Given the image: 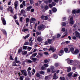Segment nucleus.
I'll return each mask as SVG.
<instances>
[{"instance_id":"obj_1","label":"nucleus","mask_w":80,"mask_h":80,"mask_svg":"<svg viewBox=\"0 0 80 80\" xmlns=\"http://www.w3.org/2000/svg\"><path fill=\"white\" fill-rule=\"evenodd\" d=\"M65 60H66L67 63H68V64H70V65H73L74 66L75 65V64H73V62H74V61L72 60H70L69 58H68Z\"/></svg>"},{"instance_id":"obj_2","label":"nucleus","mask_w":80,"mask_h":80,"mask_svg":"<svg viewBox=\"0 0 80 80\" xmlns=\"http://www.w3.org/2000/svg\"><path fill=\"white\" fill-rule=\"evenodd\" d=\"M45 26L44 25H42L41 26H39L38 28V30H41L42 29V28H45Z\"/></svg>"},{"instance_id":"obj_3","label":"nucleus","mask_w":80,"mask_h":80,"mask_svg":"<svg viewBox=\"0 0 80 80\" xmlns=\"http://www.w3.org/2000/svg\"><path fill=\"white\" fill-rule=\"evenodd\" d=\"M21 72L22 74L24 75V76H27V72L25 70H22Z\"/></svg>"},{"instance_id":"obj_4","label":"nucleus","mask_w":80,"mask_h":80,"mask_svg":"<svg viewBox=\"0 0 80 80\" xmlns=\"http://www.w3.org/2000/svg\"><path fill=\"white\" fill-rule=\"evenodd\" d=\"M30 59L34 62H35L36 61H38L39 60L38 59H37V58H32V57H30Z\"/></svg>"},{"instance_id":"obj_5","label":"nucleus","mask_w":80,"mask_h":80,"mask_svg":"<svg viewBox=\"0 0 80 80\" xmlns=\"http://www.w3.org/2000/svg\"><path fill=\"white\" fill-rule=\"evenodd\" d=\"M18 1H15V2H14V8L16 10H17L18 9V8L17 7H18Z\"/></svg>"},{"instance_id":"obj_6","label":"nucleus","mask_w":80,"mask_h":80,"mask_svg":"<svg viewBox=\"0 0 80 80\" xmlns=\"http://www.w3.org/2000/svg\"><path fill=\"white\" fill-rule=\"evenodd\" d=\"M50 70L52 71V73H55V71H54V69H55V68L53 66H51L50 67Z\"/></svg>"},{"instance_id":"obj_7","label":"nucleus","mask_w":80,"mask_h":80,"mask_svg":"<svg viewBox=\"0 0 80 80\" xmlns=\"http://www.w3.org/2000/svg\"><path fill=\"white\" fill-rule=\"evenodd\" d=\"M75 36L76 37H77L78 38H79L80 39V33L77 31L75 32Z\"/></svg>"},{"instance_id":"obj_8","label":"nucleus","mask_w":80,"mask_h":80,"mask_svg":"<svg viewBox=\"0 0 80 80\" xmlns=\"http://www.w3.org/2000/svg\"><path fill=\"white\" fill-rule=\"evenodd\" d=\"M79 53V50L78 49H76L74 52H73L72 54L73 55H77Z\"/></svg>"},{"instance_id":"obj_9","label":"nucleus","mask_w":80,"mask_h":80,"mask_svg":"<svg viewBox=\"0 0 80 80\" xmlns=\"http://www.w3.org/2000/svg\"><path fill=\"white\" fill-rule=\"evenodd\" d=\"M73 17H71L70 19V23L71 24V25H72L73 24V22H74L73 21Z\"/></svg>"},{"instance_id":"obj_10","label":"nucleus","mask_w":80,"mask_h":80,"mask_svg":"<svg viewBox=\"0 0 80 80\" xmlns=\"http://www.w3.org/2000/svg\"><path fill=\"white\" fill-rule=\"evenodd\" d=\"M31 20L30 21V24L31 25V23H33V22H35V21H36V19L35 18H31Z\"/></svg>"},{"instance_id":"obj_11","label":"nucleus","mask_w":80,"mask_h":80,"mask_svg":"<svg viewBox=\"0 0 80 80\" xmlns=\"http://www.w3.org/2000/svg\"><path fill=\"white\" fill-rule=\"evenodd\" d=\"M64 51L63 50H61L58 53V55H59V56H62V55H63L64 53Z\"/></svg>"},{"instance_id":"obj_12","label":"nucleus","mask_w":80,"mask_h":80,"mask_svg":"<svg viewBox=\"0 0 80 80\" xmlns=\"http://www.w3.org/2000/svg\"><path fill=\"white\" fill-rule=\"evenodd\" d=\"M56 50V49H55L53 47H51L49 49H48V50L49 51H50V50H51L52 52H55V51Z\"/></svg>"},{"instance_id":"obj_13","label":"nucleus","mask_w":80,"mask_h":80,"mask_svg":"<svg viewBox=\"0 0 80 80\" xmlns=\"http://www.w3.org/2000/svg\"><path fill=\"white\" fill-rule=\"evenodd\" d=\"M58 78V77L57 76V74H56V73H54L53 77V79H57Z\"/></svg>"},{"instance_id":"obj_14","label":"nucleus","mask_w":80,"mask_h":80,"mask_svg":"<svg viewBox=\"0 0 80 80\" xmlns=\"http://www.w3.org/2000/svg\"><path fill=\"white\" fill-rule=\"evenodd\" d=\"M21 13L20 14V15H22V14H24L26 13L25 11V10L22 9L21 10L20 12Z\"/></svg>"},{"instance_id":"obj_15","label":"nucleus","mask_w":80,"mask_h":80,"mask_svg":"<svg viewBox=\"0 0 80 80\" xmlns=\"http://www.w3.org/2000/svg\"><path fill=\"white\" fill-rule=\"evenodd\" d=\"M2 23L4 25H5L7 23H6V21L5 20V18H3L2 19Z\"/></svg>"},{"instance_id":"obj_16","label":"nucleus","mask_w":80,"mask_h":80,"mask_svg":"<svg viewBox=\"0 0 80 80\" xmlns=\"http://www.w3.org/2000/svg\"><path fill=\"white\" fill-rule=\"evenodd\" d=\"M73 74V72H71L68 74V77H71Z\"/></svg>"},{"instance_id":"obj_17","label":"nucleus","mask_w":80,"mask_h":80,"mask_svg":"<svg viewBox=\"0 0 80 80\" xmlns=\"http://www.w3.org/2000/svg\"><path fill=\"white\" fill-rule=\"evenodd\" d=\"M67 72H70L71 71V68L70 67H67Z\"/></svg>"},{"instance_id":"obj_18","label":"nucleus","mask_w":80,"mask_h":80,"mask_svg":"<svg viewBox=\"0 0 80 80\" xmlns=\"http://www.w3.org/2000/svg\"><path fill=\"white\" fill-rule=\"evenodd\" d=\"M74 48L71 47L70 48V51L72 52V53H73V52H74Z\"/></svg>"},{"instance_id":"obj_19","label":"nucleus","mask_w":80,"mask_h":80,"mask_svg":"<svg viewBox=\"0 0 80 80\" xmlns=\"http://www.w3.org/2000/svg\"><path fill=\"white\" fill-rule=\"evenodd\" d=\"M25 61L26 62H27V63H32V61L31 60H28V59H26Z\"/></svg>"},{"instance_id":"obj_20","label":"nucleus","mask_w":80,"mask_h":80,"mask_svg":"<svg viewBox=\"0 0 80 80\" xmlns=\"http://www.w3.org/2000/svg\"><path fill=\"white\" fill-rule=\"evenodd\" d=\"M32 8V6H29V7H27V10L28 11V12H29V11H30V9Z\"/></svg>"},{"instance_id":"obj_21","label":"nucleus","mask_w":80,"mask_h":80,"mask_svg":"<svg viewBox=\"0 0 80 80\" xmlns=\"http://www.w3.org/2000/svg\"><path fill=\"white\" fill-rule=\"evenodd\" d=\"M37 40L38 42H41L42 40V38L40 37H38L37 38Z\"/></svg>"},{"instance_id":"obj_22","label":"nucleus","mask_w":80,"mask_h":80,"mask_svg":"<svg viewBox=\"0 0 80 80\" xmlns=\"http://www.w3.org/2000/svg\"><path fill=\"white\" fill-rule=\"evenodd\" d=\"M52 11L53 12L55 13L57 11V9H56V8H54L52 9Z\"/></svg>"},{"instance_id":"obj_23","label":"nucleus","mask_w":80,"mask_h":80,"mask_svg":"<svg viewBox=\"0 0 80 80\" xmlns=\"http://www.w3.org/2000/svg\"><path fill=\"white\" fill-rule=\"evenodd\" d=\"M16 63H18V66H20V64H21V62L20 61H16L15 62Z\"/></svg>"},{"instance_id":"obj_24","label":"nucleus","mask_w":80,"mask_h":80,"mask_svg":"<svg viewBox=\"0 0 80 80\" xmlns=\"http://www.w3.org/2000/svg\"><path fill=\"white\" fill-rule=\"evenodd\" d=\"M48 42L49 44H51L52 42V40L48 39Z\"/></svg>"},{"instance_id":"obj_25","label":"nucleus","mask_w":80,"mask_h":80,"mask_svg":"<svg viewBox=\"0 0 80 80\" xmlns=\"http://www.w3.org/2000/svg\"><path fill=\"white\" fill-rule=\"evenodd\" d=\"M39 73L40 74L42 75H45V72L43 71H39Z\"/></svg>"},{"instance_id":"obj_26","label":"nucleus","mask_w":80,"mask_h":80,"mask_svg":"<svg viewBox=\"0 0 80 80\" xmlns=\"http://www.w3.org/2000/svg\"><path fill=\"white\" fill-rule=\"evenodd\" d=\"M68 48H64V51L65 53H68Z\"/></svg>"},{"instance_id":"obj_27","label":"nucleus","mask_w":80,"mask_h":80,"mask_svg":"<svg viewBox=\"0 0 80 80\" xmlns=\"http://www.w3.org/2000/svg\"><path fill=\"white\" fill-rule=\"evenodd\" d=\"M14 66L15 67L18 66V65L16 64V62H13L12 63V67H14Z\"/></svg>"},{"instance_id":"obj_28","label":"nucleus","mask_w":80,"mask_h":80,"mask_svg":"<svg viewBox=\"0 0 80 80\" xmlns=\"http://www.w3.org/2000/svg\"><path fill=\"white\" fill-rule=\"evenodd\" d=\"M2 31L3 32V33L4 34V35H7V32L5 31V30L2 29Z\"/></svg>"},{"instance_id":"obj_29","label":"nucleus","mask_w":80,"mask_h":80,"mask_svg":"<svg viewBox=\"0 0 80 80\" xmlns=\"http://www.w3.org/2000/svg\"><path fill=\"white\" fill-rule=\"evenodd\" d=\"M28 47V46H24L22 47L23 49V50H27Z\"/></svg>"},{"instance_id":"obj_30","label":"nucleus","mask_w":80,"mask_h":80,"mask_svg":"<svg viewBox=\"0 0 80 80\" xmlns=\"http://www.w3.org/2000/svg\"><path fill=\"white\" fill-rule=\"evenodd\" d=\"M76 13H80V9H76Z\"/></svg>"},{"instance_id":"obj_31","label":"nucleus","mask_w":80,"mask_h":80,"mask_svg":"<svg viewBox=\"0 0 80 80\" xmlns=\"http://www.w3.org/2000/svg\"><path fill=\"white\" fill-rule=\"evenodd\" d=\"M22 54L23 55H26L27 53V52L25 51H23L22 52Z\"/></svg>"},{"instance_id":"obj_32","label":"nucleus","mask_w":80,"mask_h":80,"mask_svg":"<svg viewBox=\"0 0 80 80\" xmlns=\"http://www.w3.org/2000/svg\"><path fill=\"white\" fill-rule=\"evenodd\" d=\"M43 66L47 68L48 67L49 65H48V63L47 64H44L43 65Z\"/></svg>"},{"instance_id":"obj_33","label":"nucleus","mask_w":80,"mask_h":80,"mask_svg":"<svg viewBox=\"0 0 80 80\" xmlns=\"http://www.w3.org/2000/svg\"><path fill=\"white\" fill-rule=\"evenodd\" d=\"M56 39V36H53L52 38V41H54Z\"/></svg>"},{"instance_id":"obj_34","label":"nucleus","mask_w":80,"mask_h":80,"mask_svg":"<svg viewBox=\"0 0 80 80\" xmlns=\"http://www.w3.org/2000/svg\"><path fill=\"white\" fill-rule=\"evenodd\" d=\"M44 9L46 10H47L48 9V6L47 5L45 6Z\"/></svg>"},{"instance_id":"obj_35","label":"nucleus","mask_w":80,"mask_h":80,"mask_svg":"<svg viewBox=\"0 0 80 80\" xmlns=\"http://www.w3.org/2000/svg\"><path fill=\"white\" fill-rule=\"evenodd\" d=\"M61 25H62V26H65L67 23H66V22H61Z\"/></svg>"},{"instance_id":"obj_36","label":"nucleus","mask_w":80,"mask_h":80,"mask_svg":"<svg viewBox=\"0 0 80 80\" xmlns=\"http://www.w3.org/2000/svg\"><path fill=\"white\" fill-rule=\"evenodd\" d=\"M37 53H34L32 54L31 57H36L37 56Z\"/></svg>"},{"instance_id":"obj_37","label":"nucleus","mask_w":80,"mask_h":80,"mask_svg":"<svg viewBox=\"0 0 80 80\" xmlns=\"http://www.w3.org/2000/svg\"><path fill=\"white\" fill-rule=\"evenodd\" d=\"M76 9H73L72 10V13H73V14H75V13H76Z\"/></svg>"},{"instance_id":"obj_38","label":"nucleus","mask_w":80,"mask_h":80,"mask_svg":"<svg viewBox=\"0 0 80 80\" xmlns=\"http://www.w3.org/2000/svg\"><path fill=\"white\" fill-rule=\"evenodd\" d=\"M30 36V34H28L26 36H25L24 38V39H27V38H28Z\"/></svg>"},{"instance_id":"obj_39","label":"nucleus","mask_w":80,"mask_h":80,"mask_svg":"<svg viewBox=\"0 0 80 80\" xmlns=\"http://www.w3.org/2000/svg\"><path fill=\"white\" fill-rule=\"evenodd\" d=\"M12 9H13L12 7H10L8 8V11H10V10Z\"/></svg>"},{"instance_id":"obj_40","label":"nucleus","mask_w":80,"mask_h":80,"mask_svg":"<svg viewBox=\"0 0 80 80\" xmlns=\"http://www.w3.org/2000/svg\"><path fill=\"white\" fill-rule=\"evenodd\" d=\"M55 66L56 67H58L59 66V63H55Z\"/></svg>"},{"instance_id":"obj_41","label":"nucleus","mask_w":80,"mask_h":80,"mask_svg":"<svg viewBox=\"0 0 80 80\" xmlns=\"http://www.w3.org/2000/svg\"><path fill=\"white\" fill-rule=\"evenodd\" d=\"M22 48H20L18 50V53H20L21 52H22Z\"/></svg>"},{"instance_id":"obj_42","label":"nucleus","mask_w":80,"mask_h":80,"mask_svg":"<svg viewBox=\"0 0 80 80\" xmlns=\"http://www.w3.org/2000/svg\"><path fill=\"white\" fill-rule=\"evenodd\" d=\"M41 32H36V35H41Z\"/></svg>"},{"instance_id":"obj_43","label":"nucleus","mask_w":80,"mask_h":80,"mask_svg":"<svg viewBox=\"0 0 80 80\" xmlns=\"http://www.w3.org/2000/svg\"><path fill=\"white\" fill-rule=\"evenodd\" d=\"M74 66H76V67H79V68L80 69V64L78 65V64L76 63L74 65Z\"/></svg>"},{"instance_id":"obj_44","label":"nucleus","mask_w":80,"mask_h":80,"mask_svg":"<svg viewBox=\"0 0 80 80\" xmlns=\"http://www.w3.org/2000/svg\"><path fill=\"white\" fill-rule=\"evenodd\" d=\"M53 57L55 59H57V58H58V56H57L56 54L54 55Z\"/></svg>"},{"instance_id":"obj_45","label":"nucleus","mask_w":80,"mask_h":80,"mask_svg":"<svg viewBox=\"0 0 80 80\" xmlns=\"http://www.w3.org/2000/svg\"><path fill=\"white\" fill-rule=\"evenodd\" d=\"M78 75V73L74 74V75H72V77H73L74 78H75V77H77Z\"/></svg>"},{"instance_id":"obj_46","label":"nucleus","mask_w":80,"mask_h":80,"mask_svg":"<svg viewBox=\"0 0 80 80\" xmlns=\"http://www.w3.org/2000/svg\"><path fill=\"white\" fill-rule=\"evenodd\" d=\"M59 79H60V80H65V78L64 77H60V78Z\"/></svg>"},{"instance_id":"obj_47","label":"nucleus","mask_w":80,"mask_h":80,"mask_svg":"<svg viewBox=\"0 0 80 80\" xmlns=\"http://www.w3.org/2000/svg\"><path fill=\"white\" fill-rule=\"evenodd\" d=\"M29 1L31 5H32L33 3V0H29Z\"/></svg>"},{"instance_id":"obj_48","label":"nucleus","mask_w":80,"mask_h":80,"mask_svg":"<svg viewBox=\"0 0 80 80\" xmlns=\"http://www.w3.org/2000/svg\"><path fill=\"white\" fill-rule=\"evenodd\" d=\"M27 31H28V29H24L22 30V32H26Z\"/></svg>"},{"instance_id":"obj_49","label":"nucleus","mask_w":80,"mask_h":80,"mask_svg":"<svg viewBox=\"0 0 80 80\" xmlns=\"http://www.w3.org/2000/svg\"><path fill=\"white\" fill-rule=\"evenodd\" d=\"M49 77H50L49 76H47L45 77V79L46 80H48V78H49Z\"/></svg>"},{"instance_id":"obj_50","label":"nucleus","mask_w":80,"mask_h":80,"mask_svg":"<svg viewBox=\"0 0 80 80\" xmlns=\"http://www.w3.org/2000/svg\"><path fill=\"white\" fill-rule=\"evenodd\" d=\"M36 76L37 77H40V74L39 73H37Z\"/></svg>"},{"instance_id":"obj_51","label":"nucleus","mask_w":80,"mask_h":80,"mask_svg":"<svg viewBox=\"0 0 80 80\" xmlns=\"http://www.w3.org/2000/svg\"><path fill=\"white\" fill-rule=\"evenodd\" d=\"M29 18H27L26 19V23H28L29 22Z\"/></svg>"},{"instance_id":"obj_52","label":"nucleus","mask_w":80,"mask_h":80,"mask_svg":"<svg viewBox=\"0 0 80 80\" xmlns=\"http://www.w3.org/2000/svg\"><path fill=\"white\" fill-rule=\"evenodd\" d=\"M31 49H32V48L29 47H28V51H30V50H31Z\"/></svg>"},{"instance_id":"obj_53","label":"nucleus","mask_w":80,"mask_h":80,"mask_svg":"<svg viewBox=\"0 0 80 80\" xmlns=\"http://www.w3.org/2000/svg\"><path fill=\"white\" fill-rule=\"evenodd\" d=\"M29 43V42H25L24 44V45H28Z\"/></svg>"},{"instance_id":"obj_54","label":"nucleus","mask_w":80,"mask_h":80,"mask_svg":"<svg viewBox=\"0 0 80 80\" xmlns=\"http://www.w3.org/2000/svg\"><path fill=\"white\" fill-rule=\"evenodd\" d=\"M44 20H48V16H45L44 17Z\"/></svg>"},{"instance_id":"obj_55","label":"nucleus","mask_w":80,"mask_h":80,"mask_svg":"<svg viewBox=\"0 0 80 80\" xmlns=\"http://www.w3.org/2000/svg\"><path fill=\"white\" fill-rule=\"evenodd\" d=\"M49 7L50 8H52V7H53V5L52 4H49Z\"/></svg>"},{"instance_id":"obj_56","label":"nucleus","mask_w":80,"mask_h":80,"mask_svg":"<svg viewBox=\"0 0 80 80\" xmlns=\"http://www.w3.org/2000/svg\"><path fill=\"white\" fill-rule=\"evenodd\" d=\"M15 22H16V24H17V25H19V23L18 22V20H16Z\"/></svg>"},{"instance_id":"obj_57","label":"nucleus","mask_w":80,"mask_h":80,"mask_svg":"<svg viewBox=\"0 0 80 80\" xmlns=\"http://www.w3.org/2000/svg\"><path fill=\"white\" fill-rule=\"evenodd\" d=\"M38 55L40 56H42L43 55V53L42 52H40L38 53Z\"/></svg>"},{"instance_id":"obj_58","label":"nucleus","mask_w":80,"mask_h":80,"mask_svg":"<svg viewBox=\"0 0 80 80\" xmlns=\"http://www.w3.org/2000/svg\"><path fill=\"white\" fill-rule=\"evenodd\" d=\"M44 62L45 63H48V60L47 59L45 60L44 61Z\"/></svg>"},{"instance_id":"obj_59","label":"nucleus","mask_w":80,"mask_h":80,"mask_svg":"<svg viewBox=\"0 0 80 80\" xmlns=\"http://www.w3.org/2000/svg\"><path fill=\"white\" fill-rule=\"evenodd\" d=\"M44 55H49L48 54V52H44Z\"/></svg>"},{"instance_id":"obj_60","label":"nucleus","mask_w":80,"mask_h":80,"mask_svg":"<svg viewBox=\"0 0 80 80\" xmlns=\"http://www.w3.org/2000/svg\"><path fill=\"white\" fill-rule=\"evenodd\" d=\"M47 72L48 73H50V69L48 68L47 69Z\"/></svg>"},{"instance_id":"obj_61","label":"nucleus","mask_w":80,"mask_h":80,"mask_svg":"<svg viewBox=\"0 0 80 80\" xmlns=\"http://www.w3.org/2000/svg\"><path fill=\"white\" fill-rule=\"evenodd\" d=\"M52 5L53 6H55V5H56V3H55V2H52Z\"/></svg>"},{"instance_id":"obj_62","label":"nucleus","mask_w":80,"mask_h":80,"mask_svg":"<svg viewBox=\"0 0 80 80\" xmlns=\"http://www.w3.org/2000/svg\"><path fill=\"white\" fill-rule=\"evenodd\" d=\"M61 37L60 34H58L57 35V38H59V37Z\"/></svg>"},{"instance_id":"obj_63","label":"nucleus","mask_w":80,"mask_h":80,"mask_svg":"<svg viewBox=\"0 0 80 80\" xmlns=\"http://www.w3.org/2000/svg\"><path fill=\"white\" fill-rule=\"evenodd\" d=\"M23 5L24 6H25L26 5L25 4V1H23Z\"/></svg>"},{"instance_id":"obj_64","label":"nucleus","mask_w":80,"mask_h":80,"mask_svg":"<svg viewBox=\"0 0 80 80\" xmlns=\"http://www.w3.org/2000/svg\"><path fill=\"white\" fill-rule=\"evenodd\" d=\"M62 32H65V28H62Z\"/></svg>"}]
</instances>
